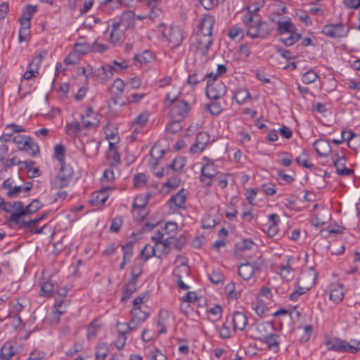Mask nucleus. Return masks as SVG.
<instances>
[{
	"mask_svg": "<svg viewBox=\"0 0 360 360\" xmlns=\"http://www.w3.org/2000/svg\"><path fill=\"white\" fill-rule=\"evenodd\" d=\"M147 202L148 200L145 195H138L134 200L133 207L134 209H138L139 210H141L145 208L146 205H147Z\"/></svg>",
	"mask_w": 360,
	"mask_h": 360,
	"instance_id": "obj_49",
	"label": "nucleus"
},
{
	"mask_svg": "<svg viewBox=\"0 0 360 360\" xmlns=\"http://www.w3.org/2000/svg\"><path fill=\"white\" fill-rule=\"evenodd\" d=\"M136 290V281L131 279L127 284L124 292V295L122 297V300H128L130 296L135 292Z\"/></svg>",
	"mask_w": 360,
	"mask_h": 360,
	"instance_id": "obj_45",
	"label": "nucleus"
},
{
	"mask_svg": "<svg viewBox=\"0 0 360 360\" xmlns=\"http://www.w3.org/2000/svg\"><path fill=\"white\" fill-rule=\"evenodd\" d=\"M288 34H289L288 37L282 39V41L285 46H291L302 38L301 34L296 32V30H294L292 32H290Z\"/></svg>",
	"mask_w": 360,
	"mask_h": 360,
	"instance_id": "obj_46",
	"label": "nucleus"
},
{
	"mask_svg": "<svg viewBox=\"0 0 360 360\" xmlns=\"http://www.w3.org/2000/svg\"><path fill=\"white\" fill-rule=\"evenodd\" d=\"M146 176L144 174H138L134 177V184L136 187H143L146 184Z\"/></svg>",
	"mask_w": 360,
	"mask_h": 360,
	"instance_id": "obj_61",
	"label": "nucleus"
},
{
	"mask_svg": "<svg viewBox=\"0 0 360 360\" xmlns=\"http://www.w3.org/2000/svg\"><path fill=\"white\" fill-rule=\"evenodd\" d=\"M243 22L247 35L252 39L265 38L271 32L269 24L262 21L259 15H244Z\"/></svg>",
	"mask_w": 360,
	"mask_h": 360,
	"instance_id": "obj_1",
	"label": "nucleus"
},
{
	"mask_svg": "<svg viewBox=\"0 0 360 360\" xmlns=\"http://www.w3.org/2000/svg\"><path fill=\"white\" fill-rule=\"evenodd\" d=\"M212 43V36L197 34L195 37L194 45L204 56L207 54Z\"/></svg>",
	"mask_w": 360,
	"mask_h": 360,
	"instance_id": "obj_12",
	"label": "nucleus"
},
{
	"mask_svg": "<svg viewBox=\"0 0 360 360\" xmlns=\"http://www.w3.org/2000/svg\"><path fill=\"white\" fill-rule=\"evenodd\" d=\"M214 22V18L212 15L205 14L200 20L198 34L212 36Z\"/></svg>",
	"mask_w": 360,
	"mask_h": 360,
	"instance_id": "obj_15",
	"label": "nucleus"
},
{
	"mask_svg": "<svg viewBox=\"0 0 360 360\" xmlns=\"http://www.w3.org/2000/svg\"><path fill=\"white\" fill-rule=\"evenodd\" d=\"M122 224V219L120 217H117L112 220L110 226V231L112 232H117Z\"/></svg>",
	"mask_w": 360,
	"mask_h": 360,
	"instance_id": "obj_64",
	"label": "nucleus"
},
{
	"mask_svg": "<svg viewBox=\"0 0 360 360\" xmlns=\"http://www.w3.org/2000/svg\"><path fill=\"white\" fill-rule=\"evenodd\" d=\"M202 79L206 81V94L209 98L218 100L225 95L226 86L220 79H217L215 76L205 75Z\"/></svg>",
	"mask_w": 360,
	"mask_h": 360,
	"instance_id": "obj_2",
	"label": "nucleus"
},
{
	"mask_svg": "<svg viewBox=\"0 0 360 360\" xmlns=\"http://www.w3.org/2000/svg\"><path fill=\"white\" fill-rule=\"evenodd\" d=\"M181 271L188 274L189 272L188 266L187 265L182 264V265L176 266L174 271V275L178 278V280H177L178 287L182 290H188L189 288V286L183 282V281L181 279V276L179 274V273Z\"/></svg>",
	"mask_w": 360,
	"mask_h": 360,
	"instance_id": "obj_34",
	"label": "nucleus"
},
{
	"mask_svg": "<svg viewBox=\"0 0 360 360\" xmlns=\"http://www.w3.org/2000/svg\"><path fill=\"white\" fill-rule=\"evenodd\" d=\"M170 106H172V110H176L179 112H188L192 110L191 104L182 99H177Z\"/></svg>",
	"mask_w": 360,
	"mask_h": 360,
	"instance_id": "obj_35",
	"label": "nucleus"
},
{
	"mask_svg": "<svg viewBox=\"0 0 360 360\" xmlns=\"http://www.w3.org/2000/svg\"><path fill=\"white\" fill-rule=\"evenodd\" d=\"M37 11V6L28 5L23 11L20 19L30 21Z\"/></svg>",
	"mask_w": 360,
	"mask_h": 360,
	"instance_id": "obj_54",
	"label": "nucleus"
},
{
	"mask_svg": "<svg viewBox=\"0 0 360 360\" xmlns=\"http://www.w3.org/2000/svg\"><path fill=\"white\" fill-rule=\"evenodd\" d=\"M12 207L13 212L10 216L9 220L14 222L15 224H19L20 227H30L37 224L41 219V217H36L30 220L22 219V217H25V207L21 202H13Z\"/></svg>",
	"mask_w": 360,
	"mask_h": 360,
	"instance_id": "obj_3",
	"label": "nucleus"
},
{
	"mask_svg": "<svg viewBox=\"0 0 360 360\" xmlns=\"http://www.w3.org/2000/svg\"><path fill=\"white\" fill-rule=\"evenodd\" d=\"M346 160L344 155L336 154L333 158V164L336 168V172L341 176H349L352 174V170L348 169L345 166Z\"/></svg>",
	"mask_w": 360,
	"mask_h": 360,
	"instance_id": "obj_17",
	"label": "nucleus"
},
{
	"mask_svg": "<svg viewBox=\"0 0 360 360\" xmlns=\"http://www.w3.org/2000/svg\"><path fill=\"white\" fill-rule=\"evenodd\" d=\"M297 164L307 169H313L314 165L310 162L309 154L306 150H302L301 154L296 158Z\"/></svg>",
	"mask_w": 360,
	"mask_h": 360,
	"instance_id": "obj_39",
	"label": "nucleus"
},
{
	"mask_svg": "<svg viewBox=\"0 0 360 360\" xmlns=\"http://www.w3.org/2000/svg\"><path fill=\"white\" fill-rule=\"evenodd\" d=\"M203 160L205 163L201 167L200 181L205 185L209 186L212 184L213 178L217 174V167L214 162L207 157H204Z\"/></svg>",
	"mask_w": 360,
	"mask_h": 360,
	"instance_id": "obj_9",
	"label": "nucleus"
},
{
	"mask_svg": "<svg viewBox=\"0 0 360 360\" xmlns=\"http://www.w3.org/2000/svg\"><path fill=\"white\" fill-rule=\"evenodd\" d=\"M293 261V258L289 257L287 259V264L281 265L280 266V274L281 276L285 279H290L292 278V269L291 267L292 262Z\"/></svg>",
	"mask_w": 360,
	"mask_h": 360,
	"instance_id": "obj_42",
	"label": "nucleus"
},
{
	"mask_svg": "<svg viewBox=\"0 0 360 360\" xmlns=\"http://www.w3.org/2000/svg\"><path fill=\"white\" fill-rule=\"evenodd\" d=\"M91 49L90 45L86 42H77L75 45L74 51L80 56L86 54Z\"/></svg>",
	"mask_w": 360,
	"mask_h": 360,
	"instance_id": "obj_52",
	"label": "nucleus"
},
{
	"mask_svg": "<svg viewBox=\"0 0 360 360\" xmlns=\"http://www.w3.org/2000/svg\"><path fill=\"white\" fill-rule=\"evenodd\" d=\"M101 329V324L98 321H93L87 328V337L89 339L95 338L97 333Z\"/></svg>",
	"mask_w": 360,
	"mask_h": 360,
	"instance_id": "obj_47",
	"label": "nucleus"
},
{
	"mask_svg": "<svg viewBox=\"0 0 360 360\" xmlns=\"http://www.w3.org/2000/svg\"><path fill=\"white\" fill-rule=\"evenodd\" d=\"M72 170L68 166L60 165V168L52 181V185L56 188H61L67 186L72 178Z\"/></svg>",
	"mask_w": 360,
	"mask_h": 360,
	"instance_id": "obj_10",
	"label": "nucleus"
},
{
	"mask_svg": "<svg viewBox=\"0 0 360 360\" xmlns=\"http://www.w3.org/2000/svg\"><path fill=\"white\" fill-rule=\"evenodd\" d=\"M184 119V114H176L175 116L173 115L170 118L169 123L167 126V129L172 133H176L179 131L183 127L181 122Z\"/></svg>",
	"mask_w": 360,
	"mask_h": 360,
	"instance_id": "obj_25",
	"label": "nucleus"
},
{
	"mask_svg": "<svg viewBox=\"0 0 360 360\" xmlns=\"http://www.w3.org/2000/svg\"><path fill=\"white\" fill-rule=\"evenodd\" d=\"M325 345L328 350L338 352H349L355 354L359 347L350 345L345 340H340L335 337L327 336L324 340Z\"/></svg>",
	"mask_w": 360,
	"mask_h": 360,
	"instance_id": "obj_5",
	"label": "nucleus"
},
{
	"mask_svg": "<svg viewBox=\"0 0 360 360\" xmlns=\"http://www.w3.org/2000/svg\"><path fill=\"white\" fill-rule=\"evenodd\" d=\"M314 148L316 152L322 157H327L331 152V147L326 140L319 139L314 141Z\"/></svg>",
	"mask_w": 360,
	"mask_h": 360,
	"instance_id": "obj_23",
	"label": "nucleus"
},
{
	"mask_svg": "<svg viewBox=\"0 0 360 360\" xmlns=\"http://www.w3.org/2000/svg\"><path fill=\"white\" fill-rule=\"evenodd\" d=\"M80 57L81 56L74 51L65 58V63L67 65H75L79 61Z\"/></svg>",
	"mask_w": 360,
	"mask_h": 360,
	"instance_id": "obj_57",
	"label": "nucleus"
},
{
	"mask_svg": "<svg viewBox=\"0 0 360 360\" xmlns=\"http://www.w3.org/2000/svg\"><path fill=\"white\" fill-rule=\"evenodd\" d=\"M210 143V136L207 132H200L197 134L195 141L191 147L193 153H201Z\"/></svg>",
	"mask_w": 360,
	"mask_h": 360,
	"instance_id": "obj_13",
	"label": "nucleus"
},
{
	"mask_svg": "<svg viewBox=\"0 0 360 360\" xmlns=\"http://www.w3.org/2000/svg\"><path fill=\"white\" fill-rule=\"evenodd\" d=\"M264 5V1L263 0L254 2L248 6V13L245 15H257V12L259 11V9L263 7Z\"/></svg>",
	"mask_w": 360,
	"mask_h": 360,
	"instance_id": "obj_51",
	"label": "nucleus"
},
{
	"mask_svg": "<svg viewBox=\"0 0 360 360\" xmlns=\"http://www.w3.org/2000/svg\"><path fill=\"white\" fill-rule=\"evenodd\" d=\"M254 272L255 266L250 263L242 264L238 266V274L245 281L250 279Z\"/></svg>",
	"mask_w": 360,
	"mask_h": 360,
	"instance_id": "obj_32",
	"label": "nucleus"
},
{
	"mask_svg": "<svg viewBox=\"0 0 360 360\" xmlns=\"http://www.w3.org/2000/svg\"><path fill=\"white\" fill-rule=\"evenodd\" d=\"M136 15L132 11H128L122 13L120 20V26L124 28H133L136 26Z\"/></svg>",
	"mask_w": 360,
	"mask_h": 360,
	"instance_id": "obj_20",
	"label": "nucleus"
},
{
	"mask_svg": "<svg viewBox=\"0 0 360 360\" xmlns=\"http://www.w3.org/2000/svg\"><path fill=\"white\" fill-rule=\"evenodd\" d=\"M141 79L139 77H135L128 80L127 88L136 89L141 86Z\"/></svg>",
	"mask_w": 360,
	"mask_h": 360,
	"instance_id": "obj_60",
	"label": "nucleus"
},
{
	"mask_svg": "<svg viewBox=\"0 0 360 360\" xmlns=\"http://www.w3.org/2000/svg\"><path fill=\"white\" fill-rule=\"evenodd\" d=\"M229 37L232 39H242L243 37V30L238 26H233L229 32Z\"/></svg>",
	"mask_w": 360,
	"mask_h": 360,
	"instance_id": "obj_56",
	"label": "nucleus"
},
{
	"mask_svg": "<svg viewBox=\"0 0 360 360\" xmlns=\"http://www.w3.org/2000/svg\"><path fill=\"white\" fill-rule=\"evenodd\" d=\"M17 354V349L9 342H6L1 349L0 358L1 360H11Z\"/></svg>",
	"mask_w": 360,
	"mask_h": 360,
	"instance_id": "obj_28",
	"label": "nucleus"
},
{
	"mask_svg": "<svg viewBox=\"0 0 360 360\" xmlns=\"http://www.w3.org/2000/svg\"><path fill=\"white\" fill-rule=\"evenodd\" d=\"M182 30L176 26L171 27L168 32V41L172 48L179 46L183 41Z\"/></svg>",
	"mask_w": 360,
	"mask_h": 360,
	"instance_id": "obj_16",
	"label": "nucleus"
},
{
	"mask_svg": "<svg viewBox=\"0 0 360 360\" xmlns=\"http://www.w3.org/2000/svg\"><path fill=\"white\" fill-rule=\"evenodd\" d=\"M149 311L148 307H133L131 316L143 323L148 319Z\"/></svg>",
	"mask_w": 360,
	"mask_h": 360,
	"instance_id": "obj_31",
	"label": "nucleus"
},
{
	"mask_svg": "<svg viewBox=\"0 0 360 360\" xmlns=\"http://www.w3.org/2000/svg\"><path fill=\"white\" fill-rule=\"evenodd\" d=\"M266 328H272V326L269 323H263L258 326L261 334L259 340L266 345L269 350L276 353L280 349L281 337L279 335L272 333H262V331H266Z\"/></svg>",
	"mask_w": 360,
	"mask_h": 360,
	"instance_id": "obj_4",
	"label": "nucleus"
},
{
	"mask_svg": "<svg viewBox=\"0 0 360 360\" xmlns=\"http://www.w3.org/2000/svg\"><path fill=\"white\" fill-rule=\"evenodd\" d=\"M209 278L212 283L218 284L223 281L224 276L219 271H213L212 274L209 275Z\"/></svg>",
	"mask_w": 360,
	"mask_h": 360,
	"instance_id": "obj_59",
	"label": "nucleus"
},
{
	"mask_svg": "<svg viewBox=\"0 0 360 360\" xmlns=\"http://www.w3.org/2000/svg\"><path fill=\"white\" fill-rule=\"evenodd\" d=\"M53 290V285L50 282H44L41 286V294L50 296Z\"/></svg>",
	"mask_w": 360,
	"mask_h": 360,
	"instance_id": "obj_62",
	"label": "nucleus"
},
{
	"mask_svg": "<svg viewBox=\"0 0 360 360\" xmlns=\"http://www.w3.org/2000/svg\"><path fill=\"white\" fill-rule=\"evenodd\" d=\"M186 196L187 191L184 189H181L178 193L171 197L169 200L170 207H172V204H174L175 207L186 209Z\"/></svg>",
	"mask_w": 360,
	"mask_h": 360,
	"instance_id": "obj_19",
	"label": "nucleus"
},
{
	"mask_svg": "<svg viewBox=\"0 0 360 360\" xmlns=\"http://www.w3.org/2000/svg\"><path fill=\"white\" fill-rule=\"evenodd\" d=\"M185 165L184 160L181 158H174L171 164V167L175 171H181Z\"/></svg>",
	"mask_w": 360,
	"mask_h": 360,
	"instance_id": "obj_63",
	"label": "nucleus"
},
{
	"mask_svg": "<svg viewBox=\"0 0 360 360\" xmlns=\"http://www.w3.org/2000/svg\"><path fill=\"white\" fill-rule=\"evenodd\" d=\"M108 195L107 191L103 189L92 195L91 202L94 205H102L107 200Z\"/></svg>",
	"mask_w": 360,
	"mask_h": 360,
	"instance_id": "obj_37",
	"label": "nucleus"
},
{
	"mask_svg": "<svg viewBox=\"0 0 360 360\" xmlns=\"http://www.w3.org/2000/svg\"><path fill=\"white\" fill-rule=\"evenodd\" d=\"M134 60L135 63H138L141 66L146 65L155 60V55L150 51H145L141 54L136 55Z\"/></svg>",
	"mask_w": 360,
	"mask_h": 360,
	"instance_id": "obj_30",
	"label": "nucleus"
},
{
	"mask_svg": "<svg viewBox=\"0 0 360 360\" xmlns=\"http://www.w3.org/2000/svg\"><path fill=\"white\" fill-rule=\"evenodd\" d=\"M83 129L82 124L78 121H72L68 122L65 126L66 134L72 138H76Z\"/></svg>",
	"mask_w": 360,
	"mask_h": 360,
	"instance_id": "obj_33",
	"label": "nucleus"
},
{
	"mask_svg": "<svg viewBox=\"0 0 360 360\" xmlns=\"http://www.w3.org/2000/svg\"><path fill=\"white\" fill-rule=\"evenodd\" d=\"M170 319V313L167 309H161L159 314L158 321V328L159 333L164 334L167 331L169 321Z\"/></svg>",
	"mask_w": 360,
	"mask_h": 360,
	"instance_id": "obj_21",
	"label": "nucleus"
},
{
	"mask_svg": "<svg viewBox=\"0 0 360 360\" xmlns=\"http://www.w3.org/2000/svg\"><path fill=\"white\" fill-rule=\"evenodd\" d=\"M13 141L18 149L25 151L31 156H36L39 153V146L29 136L16 134L13 137Z\"/></svg>",
	"mask_w": 360,
	"mask_h": 360,
	"instance_id": "obj_7",
	"label": "nucleus"
},
{
	"mask_svg": "<svg viewBox=\"0 0 360 360\" xmlns=\"http://www.w3.org/2000/svg\"><path fill=\"white\" fill-rule=\"evenodd\" d=\"M344 298L342 285L338 283L333 284L330 287V299L335 303H340Z\"/></svg>",
	"mask_w": 360,
	"mask_h": 360,
	"instance_id": "obj_29",
	"label": "nucleus"
},
{
	"mask_svg": "<svg viewBox=\"0 0 360 360\" xmlns=\"http://www.w3.org/2000/svg\"><path fill=\"white\" fill-rule=\"evenodd\" d=\"M54 156L58 160L60 165L65 164V148L61 144H57L54 148Z\"/></svg>",
	"mask_w": 360,
	"mask_h": 360,
	"instance_id": "obj_48",
	"label": "nucleus"
},
{
	"mask_svg": "<svg viewBox=\"0 0 360 360\" xmlns=\"http://www.w3.org/2000/svg\"><path fill=\"white\" fill-rule=\"evenodd\" d=\"M281 158L279 160L280 165L284 167H289L291 165L292 162V155L288 153H283L281 155Z\"/></svg>",
	"mask_w": 360,
	"mask_h": 360,
	"instance_id": "obj_58",
	"label": "nucleus"
},
{
	"mask_svg": "<svg viewBox=\"0 0 360 360\" xmlns=\"http://www.w3.org/2000/svg\"><path fill=\"white\" fill-rule=\"evenodd\" d=\"M147 356L150 360H167V355L157 347H153L149 350Z\"/></svg>",
	"mask_w": 360,
	"mask_h": 360,
	"instance_id": "obj_44",
	"label": "nucleus"
},
{
	"mask_svg": "<svg viewBox=\"0 0 360 360\" xmlns=\"http://www.w3.org/2000/svg\"><path fill=\"white\" fill-rule=\"evenodd\" d=\"M139 2L148 10L150 20H155L162 15L161 0H139Z\"/></svg>",
	"mask_w": 360,
	"mask_h": 360,
	"instance_id": "obj_11",
	"label": "nucleus"
},
{
	"mask_svg": "<svg viewBox=\"0 0 360 360\" xmlns=\"http://www.w3.org/2000/svg\"><path fill=\"white\" fill-rule=\"evenodd\" d=\"M127 87V84H125L124 81L121 79H116L112 86V91L115 94H121L124 88Z\"/></svg>",
	"mask_w": 360,
	"mask_h": 360,
	"instance_id": "obj_50",
	"label": "nucleus"
},
{
	"mask_svg": "<svg viewBox=\"0 0 360 360\" xmlns=\"http://www.w3.org/2000/svg\"><path fill=\"white\" fill-rule=\"evenodd\" d=\"M110 349L106 343H101L96 348L95 360H105L108 355Z\"/></svg>",
	"mask_w": 360,
	"mask_h": 360,
	"instance_id": "obj_38",
	"label": "nucleus"
},
{
	"mask_svg": "<svg viewBox=\"0 0 360 360\" xmlns=\"http://www.w3.org/2000/svg\"><path fill=\"white\" fill-rule=\"evenodd\" d=\"M181 94L180 88L178 86H172V90L167 93L165 104V105L169 107L172 103L176 101L179 95Z\"/></svg>",
	"mask_w": 360,
	"mask_h": 360,
	"instance_id": "obj_41",
	"label": "nucleus"
},
{
	"mask_svg": "<svg viewBox=\"0 0 360 360\" xmlns=\"http://www.w3.org/2000/svg\"><path fill=\"white\" fill-rule=\"evenodd\" d=\"M41 202L39 200H32L25 207V217L37 211L41 207Z\"/></svg>",
	"mask_w": 360,
	"mask_h": 360,
	"instance_id": "obj_53",
	"label": "nucleus"
},
{
	"mask_svg": "<svg viewBox=\"0 0 360 360\" xmlns=\"http://www.w3.org/2000/svg\"><path fill=\"white\" fill-rule=\"evenodd\" d=\"M120 22H113L110 34V41L112 44H116L120 43L123 37L122 30L120 29Z\"/></svg>",
	"mask_w": 360,
	"mask_h": 360,
	"instance_id": "obj_27",
	"label": "nucleus"
},
{
	"mask_svg": "<svg viewBox=\"0 0 360 360\" xmlns=\"http://www.w3.org/2000/svg\"><path fill=\"white\" fill-rule=\"evenodd\" d=\"M20 28L19 30L18 40L20 42H22L27 40V37L30 34V21L20 19Z\"/></svg>",
	"mask_w": 360,
	"mask_h": 360,
	"instance_id": "obj_36",
	"label": "nucleus"
},
{
	"mask_svg": "<svg viewBox=\"0 0 360 360\" xmlns=\"http://www.w3.org/2000/svg\"><path fill=\"white\" fill-rule=\"evenodd\" d=\"M349 28L343 23H330L325 25L321 30L324 36L333 39H340L347 36Z\"/></svg>",
	"mask_w": 360,
	"mask_h": 360,
	"instance_id": "obj_6",
	"label": "nucleus"
},
{
	"mask_svg": "<svg viewBox=\"0 0 360 360\" xmlns=\"http://www.w3.org/2000/svg\"><path fill=\"white\" fill-rule=\"evenodd\" d=\"M47 55V51L45 50L41 51L37 53L32 59L31 62L28 64L27 71L24 73L22 77L26 80H30L32 78L37 77L39 75V69L42 59Z\"/></svg>",
	"mask_w": 360,
	"mask_h": 360,
	"instance_id": "obj_8",
	"label": "nucleus"
},
{
	"mask_svg": "<svg viewBox=\"0 0 360 360\" xmlns=\"http://www.w3.org/2000/svg\"><path fill=\"white\" fill-rule=\"evenodd\" d=\"M233 98L238 104H244L251 99V96L245 87L238 86L233 91Z\"/></svg>",
	"mask_w": 360,
	"mask_h": 360,
	"instance_id": "obj_24",
	"label": "nucleus"
},
{
	"mask_svg": "<svg viewBox=\"0 0 360 360\" xmlns=\"http://www.w3.org/2000/svg\"><path fill=\"white\" fill-rule=\"evenodd\" d=\"M318 77L317 74L312 70H308L302 75V82L305 84L314 82Z\"/></svg>",
	"mask_w": 360,
	"mask_h": 360,
	"instance_id": "obj_55",
	"label": "nucleus"
},
{
	"mask_svg": "<svg viewBox=\"0 0 360 360\" xmlns=\"http://www.w3.org/2000/svg\"><path fill=\"white\" fill-rule=\"evenodd\" d=\"M165 150L160 144L155 143L150 150V159L149 163L152 167H155L158 164V161L164 155Z\"/></svg>",
	"mask_w": 360,
	"mask_h": 360,
	"instance_id": "obj_26",
	"label": "nucleus"
},
{
	"mask_svg": "<svg viewBox=\"0 0 360 360\" xmlns=\"http://www.w3.org/2000/svg\"><path fill=\"white\" fill-rule=\"evenodd\" d=\"M232 322L235 330H243L248 324V318L244 313L235 311L232 315Z\"/></svg>",
	"mask_w": 360,
	"mask_h": 360,
	"instance_id": "obj_22",
	"label": "nucleus"
},
{
	"mask_svg": "<svg viewBox=\"0 0 360 360\" xmlns=\"http://www.w3.org/2000/svg\"><path fill=\"white\" fill-rule=\"evenodd\" d=\"M80 119L83 129H86L97 128L101 120L99 114H82Z\"/></svg>",
	"mask_w": 360,
	"mask_h": 360,
	"instance_id": "obj_14",
	"label": "nucleus"
},
{
	"mask_svg": "<svg viewBox=\"0 0 360 360\" xmlns=\"http://www.w3.org/2000/svg\"><path fill=\"white\" fill-rule=\"evenodd\" d=\"M278 31L280 34H288L290 32H292L294 30H296L295 26L288 20L285 21H279L278 22Z\"/></svg>",
	"mask_w": 360,
	"mask_h": 360,
	"instance_id": "obj_43",
	"label": "nucleus"
},
{
	"mask_svg": "<svg viewBox=\"0 0 360 360\" xmlns=\"http://www.w3.org/2000/svg\"><path fill=\"white\" fill-rule=\"evenodd\" d=\"M100 143L95 139H88L83 143V153L88 158H93L97 155Z\"/></svg>",
	"mask_w": 360,
	"mask_h": 360,
	"instance_id": "obj_18",
	"label": "nucleus"
},
{
	"mask_svg": "<svg viewBox=\"0 0 360 360\" xmlns=\"http://www.w3.org/2000/svg\"><path fill=\"white\" fill-rule=\"evenodd\" d=\"M158 250L159 249L156 248V245L152 246L150 245H146L141 250V256L145 260H148L153 256L161 257L160 255L157 254L158 252Z\"/></svg>",
	"mask_w": 360,
	"mask_h": 360,
	"instance_id": "obj_40",
	"label": "nucleus"
}]
</instances>
